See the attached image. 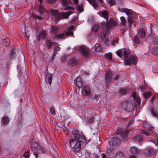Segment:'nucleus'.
<instances>
[{
	"label": "nucleus",
	"instance_id": "nucleus-1",
	"mask_svg": "<svg viewBox=\"0 0 158 158\" xmlns=\"http://www.w3.org/2000/svg\"><path fill=\"white\" fill-rule=\"evenodd\" d=\"M116 53L118 56L122 57L123 54L125 64L126 65L129 66L132 63L134 64H136L137 63V58L133 55H131L129 56L128 55L129 52L128 51L126 50H124L123 52L122 51H118Z\"/></svg>",
	"mask_w": 158,
	"mask_h": 158
},
{
	"label": "nucleus",
	"instance_id": "nucleus-2",
	"mask_svg": "<svg viewBox=\"0 0 158 158\" xmlns=\"http://www.w3.org/2000/svg\"><path fill=\"white\" fill-rule=\"evenodd\" d=\"M49 12L51 15L55 17L58 16L61 18H68L70 15L73 13V12L71 10L65 13L62 12L58 13L57 10L53 9L50 10Z\"/></svg>",
	"mask_w": 158,
	"mask_h": 158
},
{
	"label": "nucleus",
	"instance_id": "nucleus-3",
	"mask_svg": "<svg viewBox=\"0 0 158 158\" xmlns=\"http://www.w3.org/2000/svg\"><path fill=\"white\" fill-rule=\"evenodd\" d=\"M72 132L74 138L75 139L85 144L89 142V141L86 140L85 136L81 135L79 133L78 131L77 130H73L72 131Z\"/></svg>",
	"mask_w": 158,
	"mask_h": 158
},
{
	"label": "nucleus",
	"instance_id": "nucleus-4",
	"mask_svg": "<svg viewBox=\"0 0 158 158\" xmlns=\"http://www.w3.org/2000/svg\"><path fill=\"white\" fill-rule=\"evenodd\" d=\"M32 150L33 152V154L35 158H38L40 151L42 152L41 147L37 143H34L31 145Z\"/></svg>",
	"mask_w": 158,
	"mask_h": 158
},
{
	"label": "nucleus",
	"instance_id": "nucleus-5",
	"mask_svg": "<svg viewBox=\"0 0 158 158\" xmlns=\"http://www.w3.org/2000/svg\"><path fill=\"white\" fill-rule=\"evenodd\" d=\"M74 26L72 25L70 26L68 29V31H65V33H62L58 35L56 37V38L58 39H62L64 36H68L69 35H72L73 34Z\"/></svg>",
	"mask_w": 158,
	"mask_h": 158
},
{
	"label": "nucleus",
	"instance_id": "nucleus-6",
	"mask_svg": "<svg viewBox=\"0 0 158 158\" xmlns=\"http://www.w3.org/2000/svg\"><path fill=\"white\" fill-rule=\"evenodd\" d=\"M128 132V131L127 130H123L119 129L118 130L117 133L118 135V137L120 139H122L124 141L126 140V137Z\"/></svg>",
	"mask_w": 158,
	"mask_h": 158
},
{
	"label": "nucleus",
	"instance_id": "nucleus-7",
	"mask_svg": "<svg viewBox=\"0 0 158 158\" xmlns=\"http://www.w3.org/2000/svg\"><path fill=\"white\" fill-rule=\"evenodd\" d=\"M144 154L147 157H149L153 156L156 154V151L154 149L149 148L144 151Z\"/></svg>",
	"mask_w": 158,
	"mask_h": 158
},
{
	"label": "nucleus",
	"instance_id": "nucleus-8",
	"mask_svg": "<svg viewBox=\"0 0 158 158\" xmlns=\"http://www.w3.org/2000/svg\"><path fill=\"white\" fill-rule=\"evenodd\" d=\"M122 108L127 111L130 110L132 108V104L130 102L126 101L123 102L122 103Z\"/></svg>",
	"mask_w": 158,
	"mask_h": 158
},
{
	"label": "nucleus",
	"instance_id": "nucleus-9",
	"mask_svg": "<svg viewBox=\"0 0 158 158\" xmlns=\"http://www.w3.org/2000/svg\"><path fill=\"white\" fill-rule=\"evenodd\" d=\"M102 27L104 29V31L102 35L101 36V38L102 40H104L106 36V35L109 32L110 26L109 25L107 24H104V23H102Z\"/></svg>",
	"mask_w": 158,
	"mask_h": 158
},
{
	"label": "nucleus",
	"instance_id": "nucleus-10",
	"mask_svg": "<svg viewBox=\"0 0 158 158\" xmlns=\"http://www.w3.org/2000/svg\"><path fill=\"white\" fill-rule=\"evenodd\" d=\"M100 16L106 19V23L104 24L109 25L108 20L109 19L108 14L107 12L105 10L99 11L98 13Z\"/></svg>",
	"mask_w": 158,
	"mask_h": 158
},
{
	"label": "nucleus",
	"instance_id": "nucleus-11",
	"mask_svg": "<svg viewBox=\"0 0 158 158\" xmlns=\"http://www.w3.org/2000/svg\"><path fill=\"white\" fill-rule=\"evenodd\" d=\"M74 84L77 85L79 88L82 87L83 82L81 78L79 77H76L74 80Z\"/></svg>",
	"mask_w": 158,
	"mask_h": 158
},
{
	"label": "nucleus",
	"instance_id": "nucleus-12",
	"mask_svg": "<svg viewBox=\"0 0 158 158\" xmlns=\"http://www.w3.org/2000/svg\"><path fill=\"white\" fill-rule=\"evenodd\" d=\"M79 51L84 55H86L89 53V50L88 47L83 46L80 47Z\"/></svg>",
	"mask_w": 158,
	"mask_h": 158
},
{
	"label": "nucleus",
	"instance_id": "nucleus-13",
	"mask_svg": "<svg viewBox=\"0 0 158 158\" xmlns=\"http://www.w3.org/2000/svg\"><path fill=\"white\" fill-rule=\"evenodd\" d=\"M132 96L136 103V105L139 106L140 104V98L135 92L133 93Z\"/></svg>",
	"mask_w": 158,
	"mask_h": 158
},
{
	"label": "nucleus",
	"instance_id": "nucleus-14",
	"mask_svg": "<svg viewBox=\"0 0 158 158\" xmlns=\"http://www.w3.org/2000/svg\"><path fill=\"white\" fill-rule=\"evenodd\" d=\"M81 148V143L79 142H76L74 146L73 147V150L75 152H77L80 151Z\"/></svg>",
	"mask_w": 158,
	"mask_h": 158
},
{
	"label": "nucleus",
	"instance_id": "nucleus-15",
	"mask_svg": "<svg viewBox=\"0 0 158 158\" xmlns=\"http://www.w3.org/2000/svg\"><path fill=\"white\" fill-rule=\"evenodd\" d=\"M113 73L110 71H107L106 72V81H109L112 80Z\"/></svg>",
	"mask_w": 158,
	"mask_h": 158
},
{
	"label": "nucleus",
	"instance_id": "nucleus-16",
	"mask_svg": "<svg viewBox=\"0 0 158 158\" xmlns=\"http://www.w3.org/2000/svg\"><path fill=\"white\" fill-rule=\"evenodd\" d=\"M130 152L132 154L136 155L140 153V152L137 148L132 147L130 149Z\"/></svg>",
	"mask_w": 158,
	"mask_h": 158
},
{
	"label": "nucleus",
	"instance_id": "nucleus-17",
	"mask_svg": "<svg viewBox=\"0 0 158 158\" xmlns=\"http://www.w3.org/2000/svg\"><path fill=\"white\" fill-rule=\"evenodd\" d=\"M40 3L39 5V12L40 15H42L45 12L46 9L42 3V0H39Z\"/></svg>",
	"mask_w": 158,
	"mask_h": 158
},
{
	"label": "nucleus",
	"instance_id": "nucleus-18",
	"mask_svg": "<svg viewBox=\"0 0 158 158\" xmlns=\"http://www.w3.org/2000/svg\"><path fill=\"white\" fill-rule=\"evenodd\" d=\"M121 12L125 13L128 16L131 15L133 14L131 10L125 8H122L120 10Z\"/></svg>",
	"mask_w": 158,
	"mask_h": 158
},
{
	"label": "nucleus",
	"instance_id": "nucleus-19",
	"mask_svg": "<svg viewBox=\"0 0 158 158\" xmlns=\"http://www.w3.org/2000/svg\"><path fill=\"white\" fill-rule=\"evenodd\" d=\"M143 126L146 130H148L150 131H152L153 127L150 124L147 122H145L143 123Z\"/></svg>",
	"mask_w": 158,
	"mask_h": 158
},
{
	"label": "nucleus",
	"instance_id": "nucleus-20",
	"mask_svg": "<svg viewBox=\"0 0 158 158\" xmlns=\"http://www.w3.org/2000/svg\"><path fill=\"white\" fill-rule=\"evenodd\" d=\"M96 9L98 6V3L96 0H87Z\"/></svg>",
	"mask_w": 158,
	"mask_h": 158
},
{
	"label": "nucleus",
	"instance_id": "nucleus-21",
	"mask_svg": "<svg viewBox=\"0 0 158 158\" xmlns=\"http://www.w3.org/2000/svg\"><path fill=\"white\" fill-rule=\"evenodd\" d=\"M112 141L113 145H118L120 143V140L117 137L113 138Z\"/></svg>",
	"mask_w": 158,
	"mask_h": 158
},
{
	"label": "nucleus",
	"instance_id": "nucleus-22",
	"mask_svg": "<svg viewBox=\"0 0 158 158\" xmlns=\"http://www.w3.org/2000/svg\"><path fill=\"white\" fill-rule=\"evenodd\" d=\"M87 96H89L90 94V91L89 87L85 86L83 88V91Z\"/></svg>",
	"mask_w": 158,
	"mask_h": 158
},
{
	"label": "nucleus",
	"instance_id": "nucleus-23",
	"mask_svg": "<svg viewBox=\"0 0 158 158\" xmlns=\"http://www.w3.org/2000/svg\"><path fill=\"white\" fill-rule=\"evenodd\" d=\"M52 74L48 73L46 75V79L48 80L49 84L50 85L52 83Z\"/></svg>",
	"mask_w": 158,
	"mask_h": 158
},
{
	"label": "nucleus",
	"instance_id": "nucleus-24",
	"mask_svg": "<svg viewBox=\"0 0 158 158\" xmlns=\"http://www.w3.org/2000/svg\"><path fill=\"white\" fill-rule=\"evenodd\" d=\"M60 48L59 46L56 47L53 49V56L52 58V59L53 60L56 55L57 53V52H59L60 50Z\"/></svg>",
	"mask_w": 158,
	"mask_h": 158
},
{
	"label": "nucleus",
	"instance_id": "nucleus-25",
	"mask_svg": "<svg viewBox=\"0 0 158 158\" xmlns=\"http://www.w3.org/2000/svg\"><path fill=\"white\" fill-rule=\"evenodd\" d=\"M139 35L140 38L142 39H143L145 37V31L141 28H139Z\"/></svg>",
	"mask_w": 158,
	"mask_h": 158
},
{
	"label": "nucleus",
	"instance_id": "nucleus-26",
	"mask_svg": "<svg viewBox=\"0 0 158 158\" xmlns=\"http://www.w3.org/2000/svg\"><path fill=\"white\" fill-rule=\"evenodd\" d=\"M143 138L141 135H137L134 138V140L136 142H140L143 140Z\"/></svg>",
	"mask_w": 158,
	"mask_h": 158
},
{
	"label": "nucleus",
	"instance_id": "nucleus-27",
	"mask_svg": "<svg viewBox=\"0 0 158 158\" xmlns=\"http://www.w3.org/2000/svg\"><path fill=\"white\" fill-rule=\"evenodd\" d=\"M99 27V26L98 24H95L94 25L92 28V30L94 31H98Z\"/></svg>",
	"mask_w": 158,
	"mask_h": 158
},
{
	"label": "nucleus",
	"instance_id": "nucleus-28",
	"mask_svg": "<svg viewBox=\"0 0 158 158\" xmlns=\"http://www.w3.org/2000/svg\"><path fill=\"white\" fill-rule=\"evenodd\" d=\"M4 45L5 46H8L10 44V41L8 38H6L4 40Z\"/></svg>",
	"mask_w": 158,
	"mask_h": 158
},
{
	"label": "nucleus",
	"instance_id": "nucleus-29",
	"mask_svg": "<svg viewBox=\"0 0 158 158\" xmlns=\"http://www.w3.org/2000/svg\"><path fill=\"white\" fill-rule=\"evenodd\" d=\"M55 43V42H52L49 40L47 41L46 42L47 47L48 48H50Z\"/></svg>",
	"mask_w": 158,
	"mask_h": 158
},
{
	"label": "nucleus",
	"instance_id": "nucleus-30",
	"mask_svg": "<svg viewBox=\"0 0 158 158\" xmlns=\"http://www.w3.org/2000/svg\"><path fill=\"white\" fill-rule=\"evenodd\" d=\"M95 50L96 51L99 52L101 51V47L98 43H96L95 45Z\"/></svg>",
	"mask_w": 158,
	"mask_h": 158
},
{
	"label": "nucleus",
	"instance_id": "nucleus-31",
	"mask_svg": "<svg viewBox=\"0 0 158 158\" xmlns=\"http://www.w3.org/2000/svg\"><path fill=\"white\" fill-rule=\"evenodd\" d=\"M151 94L152 93L150 92L149 91L143 93V95L145 98H148L151 96Z\"/></svg>",
	"mask_w": 158,
	"mask_h": 158
},
{
	"label": "nucleus",
	"instance_id": "nucleus-32",
	"mask_svg": "<svg viewBox=\"0 0 158 158\" xmlns=\"http://www.w3.org/2000/svg\"><path fill=\"white\" fill-rule=\"evenodd\" d=\"M77 63V61L74 59H72L69 62V64L71 66H74Z\"/></svg>",
	"mask_w": 158,
	"mask_h": 158
},
{
	"label": "nucleus",
	"instance_id": "nucleus-33",
	"mask_svg": "<svg viewBox=\"0 0 158 158\" xmlns=\"http://www.w3.org/2000/svg\"><path fill=\"white\" fill-rule=\"evenodd\" d=\"M59 28L57 27L53 26L52 27L51 31L54 34H56L58 31Z\"/></svg>",
	"mask_w": 158,
	"mask_h": 158
},
{
	"label": "nucleus",
	"instance_id": "nucleus-34",
	"mask_svg": "<svg viewBox=\"0 0 158 158\" xmlns=\"http://www.w3.org/2000/svg\"><path fill=\"white\" fill-rule=\"evenodd\" d=\"M121 20V24L123 26H124L125 25L126 22V20L125 18L123 16H122L120 17Z\"/></svg>",
	"mask_w": 158,
	"mask_h": 158
},
{
	"label": "nucleus",
	"instance_id": "nucleus-35",
	"mask_svg": "<svg viewBox=\"0 0 158 158\" xmlns=\"http://www.w3.org/2000/svg\"><path fill=\"white\" fill-rule=\"evenodd\" d=\"M152 142H153L156 145H158V137H154L152 140H150Z\"/></svg>",
	"mask_w": 158,
	"mask_h": 158
},
{
	"label": "nucleus",
	"instance_id": "nucleus-36",
	"mask_svg": "<svg viewBox=\"0 0 158 158\" xmlns=\"http://www.w3.org/2000/svg\"><path fill=\"white\" fill-rule=\"evenodd\" d=\"M120 77V75L118 74L113 73L112 80H116L118 79Z\"/></svg>",
	"mask_w": 158,
	"mask_h": 158
},
{
	"label": "nucleus",
	"instance_id": "nucleus-37",
	"mask_svg": "<svg viewBox=\"0 0 158 158\" xmlns=\"http://www.w3.org/2000/svg\"><path fill=\"white\" fill-rule=\"evenodd\" d=\"M9 122V120L8 118L7 117H4L2 120V123L4 125H6Z\"/></svg>",
	"mask_w": 158,
	"mask_h": 158
},
{
	"label": "nucleus",
	"instance_id": "nucleus-38",
	"mask_svg": "<svg viewBox=\"0 0 158 158\" xmlns=\"http://www.w3.org/2000/svg\"><path fill=\"white\" fill-rule=\"evenodd\" d=\"M139 88L141 91H143L146 89L147 87L146 85L144 84L140 86H139Z\"/></svg>",
	"mask_w": 158,
	"mask_h": 158
},
{
	"label": "nucleus",
	"instance_id": "nucleus-39",
	"mask_svg": "<svg viewBox=\"0 0 158 158\" xmlns=\"http://www.w3.org/2000/svg\"><path fill=\"white\" fill-rule=\"evenodd\" d=\"M46 36V33L45 31H43L40 33L39 35V40H40V38H44Z\"/></svg>",
	"mask_w": 158,
	"mask_h": 158
},
{
	"label": "nucleus",
	"instance_id": "nucleus-40",
	"mask_svg": "<svg viewBox=\"0 0 158 158\" xmlns=\"http://www.w3.org/2000/svg\"><path fill=\"white\" fill-rule=\"evenodd\" d=\"M127 92V90L124 88H121L119 90V93L121 94H126Z\"/></svg>",
	"mask_w": 158,
	"mask_h": 158
},
{
	"label": "nucleus",
	"instance_id": "nucleus-41",
	"mask_svg": "<svg viewBox=\"0 0 158 158\" xmlns=\"http://www.w3.org/2000/svg\"><path fill=\"white\" fill-rule=\"evenodd\" d=\"M123 153L122 152H120L117 154L116 157L117 158H123Z\"/></svg>",
	"mask_w": 158,
	"mask_h": 158
},
{
	"label": "nucleus",
	"instance_id": "nucleus-42",
	"mask_svg": "<svg viewBox=\"0 0 158 158\" xmlns=\"http://www.w3.org/2000/svg\"><path fill=\"white\" fill-rule=\"evenodd\" d=\"M78 9L80 12H82L83 11L84 9L83 7V4H80L77 6Z\"/></svg>",
	"mask_w": 158,
	"mask_h": 158
},
{
	"label": "nucleus",
	"instance_id": "nucleus-43",
	"mask_svg": "<svg viewBox=\"0 0 158 158\" xmlns=\"http://www.w3.org/2000/svg\"><path fill=\"white\" fill-rule=\"evenodd\" d=\"M151 112L153 116L154 117H157L158 114L154 110V108H152L151 110Z\"/></svg>",
	"mask_w": 158,
	"mask_h": 158
},
{
	"label": "nucleus",
	"instance_id": "nucleus-44",
	"mask_svg": "<svg viewBox=\"0 0 158 158\" xmlns=\"http://www.w3.org/2000/svg\"><path fill=\"white\" fill-rule=\"evenodd\" d=\"M128 21L129 24L131 25L133 22V18L131 17H128Z\"/></svg>",
	"mask_w": 158,
	"mask_h": 158
},
{
	"label": "nucleus",
	"instance_id": "nucleus-45",
	"mask_svg": "<svg viewBox=\"0 0 158 158\" xmlns=\"http://www.w3.org/2000/svg\"><path fill=\"white\" fill-rule=\"evenodd\" d=\"M74 8L73 7L71 6H66L64 8V10H74Z\"/></svg>",
	"mask_w": 158,
	"mask_h": 158
},
{
	"label": "nucleus",
	"instance_id": "nucleus-46",
	"mask_svg": "<svg viewBox=\"0 0 158 158\" xmlns=\"http://www.w3.org/2000/svg\"><path fill=\"white\" fill-rule=\"evenodd\" d=\"M106 56L109 60L112 59V55L111 53H108L106 54Z\"/></svg>",
	"mask_w": 158,
	"mask_h": 158
},
{
	"label": "nucleus",
	"instance_id": "nucleus-47",
	"mask_svg": "<svg viewBox=\"0 0 158 158\" xmlns=\"http://www.w3.org/2000/svg\"><path fill=\"white\" fill-rule=\"evenodd\" d=\"M118 41V39L117 38H114L113 39V41L112 42V45H114L116 44H117Z\"/></svg>",
	"mask_w": 158,
	"mask_h": 158
},
{
	"label": "nucleus",
	"instance_id": "nucleus-48",
	"mask_svg": "<svg viewBox=\"0 0 158 158\" xmlns=\"http://www.w3.org/2000/svg\"><path fill=\"white\" fill-rule=\"evenodd\" d=\"M50 112L53 115L56 114V112L53 107H52L50 109Z\"/></svg>",
	"mask_w": 158,
	"mask_h": 158
},
{
	"label": "nucleus",
	"instance_id": "nucleus-49",
	"mask_svg": "<svg viewBox=\"0 0 158 158\" xmlns=\"http://www.w3.org/2000/svg\"><path fill=\"white\" fill-rule=\"evenodd\" d=\"M134 42L136 44H138L139 43V39L137 36H135L134 39Z\"/></svg>",
	"mask_w": 158,
	"mask_h": 158
},
{
	"label": "nucleus",
	"instance_id": "nucleus-50",
	"mask_svg": "<svg viewBox=\"0 0 158 158\" xmlns=\"http://www.w3.org/2000/svg\"><path fill=\"white\" fill-rule=\"evenodd\" d=\"M75 141L74 139H71L69 141V143L72 146L75 143Z\"/></svg>",
	"mask_w": 158,
	"mask_h": 158
},
{
	"label": "nucleus",
	"instance_id": "nucleus-51",
	"mask_svg": "<svg viewBox=\"0 0 158 158\" xmlns=\"http://www.w3.org/2000/svg\"><path fill=\"white\" fill-rule=\"evenodd\" d=\"M24 156L25 158H28L29 157L30 154L29 152L27 151L24 154Z\"/></svg>",
	"mask_w": 158,
	"mask_h": 158
},
{
	"label": "nucleus",
	"instance_id": "nucleus-52",
	"mask_svg": "<svg viewBox=\"0 0 158 158\" xmlns=\"http://www.w3.org/2000/svg\"><path fill=\"white\" fill-rule=\"evenodd\" d=\"M141 133L142 134H145L147 136H149L150 135V133H148L146 131H144V130H142L141 131Z\"/></svg>",
	"mask_w": 158,
	"mask_h": 158
},
{
	"label": "nucleus",
	"instance_id": "nucleus-53",
	"mask_svg": "<svg viewBox=\"0 0 158 158\" xmlns=\"http://www.w3.org/2000/svg\"><path fill=\"white\" fill-rule=\"evenodd\" d=\"M109 3V4L111 5H113L115 3V0H110Z\"/></svg>",
	"mask_w": 158,
	"mask_h": 158
},
{
	"label": "nucleus",
	"instance_id": "nucleus-54",
	"mask_svg": "<svg viewBox=\"0 0 158 158\" xmlns=\"http://www.w3.org/2000/svg\"><path fill=\"white\" fill-rule=\"evenodd\" d=\"M88 121L89 123H92L94 120V118L93 117H91L89 118H88Z\"/></svg>",
	"mask_w": 158,
	"mask_h": 158
},
{
	"label": "nucleus",
	"instance_id": "nucleus-55",
	"mask_svg": "<svg viewBox=\"0 0 158 158\" xmlns=\"http://www.w3.org/2000/svg\"><path fill=\"white\" fill-rule=\"evenodd\" d=\"M62 0V5L63 6H66L68 2L66 0Z\"/></svg>",
	"mask_w": 158,
	"mask_h": 158
},
{
	"label": "nucleus",
	"instance_id": "nucleus-56",
	"mask_svg": "<svg viewBox=\"0 0 158 158\" xmlns=\"http://www.w3.org/2000/svg\"><path fill=\"white\" fill-rule=\"evenodd\" d=\"M47 1L49 3H53L55 2L56 0H47Z\"/></svg>",
	"mask_w": 158,
	"mask_h": 158
},
{
	"label": "nucleus",
	"instance_id": "nucleus-57",
	"mask_svg": "<svg viewBox=\"0 0 158 158\" xmlns=\"http://www.w3.org/2000/svg\"><path fill=\"white\" fill-rule=\"evenodd\" d=\"M34 17L35 19H38L40 20H41L42 19V18L41 17L37 15H34Z\"/></svg>",
	"mask_w": 158,
	"mask_h": 158
},
{
	"label": "nucleus",
	"instance_id": "nucleus-58",
	"mask_svg": "<svg viewBox=\"0 0 158 158\" xmlns=\"http://www.w3.org/2000/svg\"><path fill=\"white\" fill-rule=\"evenodd\" d=\"M102 158H106V156L105 153H103L102 155Z\"/></svg>",
	"mask_w": 158,
	"mask_h": 158
},
{
	"label": "nucleus",
	"instance_id": "nucleus-59",
	"mask_svg": "<svg viewBox=\"0 0 158 158\" xmlns=\"http://www.w3.org/2000/svg\"><path fill=\"white\" fill-rule=\"evenodd\" d=\"M14 52H15V50L14 49H12V51H11V55L12 56V57H13V55H14Z\"/></svg>",
	"mask_w": 158,
	"mask_h": 158
},
{
	"label": "nucleus",
	"instance_id": "nucleus-60",
	"mask_svg": "<svg viewBox=\"0 0 158 158\" xmlns=\"http://www.w3.org/2000/svg\"><path fill=\"white\" fill-rule=\"evenodd\" d=\"M111 150L109 148L107 150V152L108 153H110L111 152Z\"/></svg>",
	"mask_w": 158,
	"mask_h": 158
},
{
	"label": "nucleus",
	"instance_id": "nucleus-61",
	"mask_svg": "<svg viewBox=\"0 0 158 158\" xmlns=\"http://www.w3.org/2000/svg\"><path fill=\"white\" fill-rule=\"evenodd\" d=\"M114 22L113 20H110V23L111 24V25H113L114 23Z\"/></svg>",
	"mask_w": 158,
	"mask_h": 158
},
{
	"label": "nucleus",
	"instance_id": "nucleus-62",
	"mask_svg": "<svg viewBox=\"0 0 158 158\" xmlns=\"http://www.w3.org/2000/svg\"><path fill=\"white\" fill-rule=\"evenodd\" d=\"M75 3L76 4H77L78 3V0H73Z\"/></svg>",
	"mask_w": 158,
	"mask_h": 158
},
{
	"label": "nucleus",
	"instance_id": "nucleus-63",
	"mask_svg": "<svg viewBox=\"0 0 158 158\" xmlns=\"http://www.w3.org/2000/svg\"><path fill=\"white\" fill-rule=\"evenodd\" d=\"M129 158H136V156L135 155H132Z\"/></svg>",
	"mask_w": 158,
	"mask_h": 158
},
{
	"label": "nucleus",
	"instance_id": "nucleus-64",
	"mask_svg": "<svg viewBox=\"0 0 158 158\" xmlns=\"http://www.w3.org/2000/svg\"><path fill=\"white\" fill-rule=\"evenodd\" d=\"M133 122V121L132 120L131 121H130L129 123L128 124V125H129L130 124H131V123H132Z\"/></svg>",
	"mask_w": 158,
	"mask_h": 158
}]
</instances>
